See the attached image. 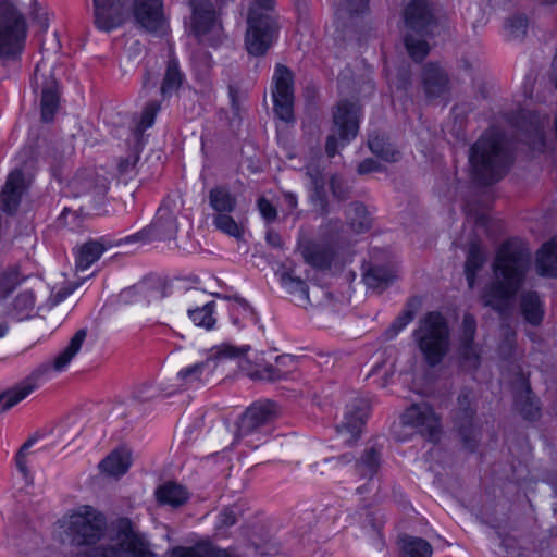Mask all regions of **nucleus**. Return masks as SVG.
Returning <instances> with one entry per match:
<instances>
[{
  "label": "nucleus",
  "mask_w": 557,
  "mask_h": 557,
  "mask_svg": "<svg viewBox=\"0 0 557 557\" xmlns=\"http://www.w3.org/2000/svg\"><path fill=\"white\" fill-rule=\"evenodd\" d=\"M404 20L406 49L416 62H420L430 51L426 38L433 35L436 20L426 0H412L405 9Z\"/></svg>",
  "instance_id": "obj_5"
},
{
  "label": "nucleus",
  "mask_w": 557,
  "mask_h": 557,
  "mask_svg": "<svg viewBox=\"0 0 557 557\" xmlns=\"http://www.w3.org/2000/svg\"><path fill=\"white\" fill-rule=\"evenodd\" d=\"M40 65L35 69L33 88H40V113L46 123L53 120L60 103V88L51 72L40 73Z\"/></svg>",
  "instance_id": "obj_14"
},
{
  "label": "nucleus",
  "mask_w": 557,
  "mask_h": 557,
  "mask_svg": "<svg viewBox=\"0 0 557 557\" xmlns=\"http://www.w3.org/2000/svg\"><path fill=\"white\" fill-rule=\"evenodd\" d=\"M154 495L160 505H169L172 507L182 506L188 498L186 490L182 485L171 481L160 485L156 490Z\"/></svg>",
  "instance_id": "obj_36"
},
{
  "label": "nucleus",
  "mask_w": 557,
  "mask_h": 557,
  "mask_svg": "<svg viewBox=\"0 0 557 557\" xmlns=\"http://www.w3.org/2000/svg\"><path fill=\"white\" fill-rule=\"evenodd\" d=\"M469 162L474 178L490 185L506 174L512 158L504 137L492 132L483 134L472 146Z\"/></svg>",
  "instance_id": "obj_3"
},
{
  "label": "nucleus",
  "mask_w": 557,
  "mask_h": 557,
  "mask_svg": "<svg viewBox=\"0 0 557 557\" xmlns=\"http://www.w3.org/2000/svg\"><path fill=\"white\" fill-rule=\"evenodd\" d=\"M403 425L417 429L430 441L437 440L440 434V420L433 409L425 403L413 404L400 417Z\"/></svg>",
  "instance_id": "obj_15"
},
{
  "label": "nucleus",
  "mask_w": 557,
  "mask_h": 557,
  "mask_svg": "<svg viewBox=\"0 0 557 557\" xmlns=\"http://www.w3.org/2000/svg\"><path fill=\"white\" fill-rule=\"evenodd\" d=\"M35 443V438H28L22 446L21 448L18 449L17 454H16V457H15V461H16V467L17 469L20 470V472L23 474V476L25 479H29L30 478V471L27 467V460H26V456H27V450L28 448Z\"/></svg>",
  "instance_id": "obj_54"
},
{
  "label": "nucleus",
  "mask_w": 557,
  "mask_h": 557,
  "mask_svg": "<svg viewBox=\"0 0 557 557\" xmlns=\"http://www.w3.org/2000/svg\"><path fill=\"white\" fill-rule=\"evenodd\" d=\"M258 209H259L261 216L267 222H273L277 216L276 208L264 197L259 198Z\"/></svg>",
  "instance_id": "obj_56"
},
{
  "label": "nucleus",
  "mask_w": 557,
  "mask_h": 557,
  "mask_svg": "<svg viewBox=\"0 0 557 557\" xmlns=\"http://www.w3.org/2000/svg\"><path fill=\"white\" fill-rule=\"evenodd\" d=\"M362 281L368 288L381 293L396 278L395 271L389 267L364 263L362 265Z\"/></svg>",
  "instance_id": "obj_31"
},
{
  "label": "nucleus",
  "mask_w": 557,
  "mask_h": 557,
  "mask_svg": "<svg viewBox=\"0 0 557 557\" xmlns=\"http://www.w3.org/2000/svg\"><path fill=\"white\" fill-rule=\"evenodd\" d=\"M476 321L471 313H465L460 325L457 354L463 369L473 371L480 366L481 349L474 343Z\"/></svg>",
  "instance_id": "obj_13"
},
{
  "label": "nucleus",
  "mask_w": 557,
  "mask_h": 557,
  "mask_svg": "<svg viewBox=\"0 0 557 557\" xmlns=\"http://www.w3.org/2000/svg\"><path fill=\"white\" fill-rule=\"evenodd\" d=\"M530 253L519 246H500L492 264L494 280L482 290L481 302L496 312L506 313L524 284Z\"/></svg>",
  "instance_id": "obj_1"
},
{
  "label": "nucleus",
  "mask_w": 557,
  "mask_h": 557,
  "mask_svg": "<svg viewBox=\"0 0 557 557\" xmlns=\"http://www.w3.org/2000/svg\"><path fill=\"white\" fill-rule=\"evenodd\" d=\"M214 223L219 230L223 233L233 236L237 240H244L242 237L240 226L234 221V219L227 214H219L214 219Z\"/></svg>",
  "instance_id": "obj_49"
},
{
  "label": "nucleus",
  "mask_w": 557,
  "mask_h": 557,
  "mask_svg": "<svg viewBox=\"0 0 557 557\" xmlns=\"http://www.w3.org/2000/svg\"><path fill=\"white\" fill-rule=\"evenodd\" d=\"M205 296L203 290L194 288L187 292L185 302L188 307L187 313L191 322L198 327L211 330L215 325V318L213 317L214 302L210 301L201 307L191 308L193 304L201 302Z\"/></svg>",
  "instance_id": "obj_25"
},
{
  "label": "nucleus",
  "mask_w": 557,
  "mask_h": 557,
  "mask_svg": "<svg viewBox=\"0 0 557 557\" xmlns=\"http://www.w3.org/2000/svg\"><path fill=\"white\" fill-rule=\"evenodd\" d=\"M61 143L60 141H54V143H51V145L48 147L47 151H46V154L49 159H51L52 161L54 162H59L61 161V159L63 157H65L66 154H71L72 153V147L69 146L67 149H60L61 148Z\"/></svg>",
  "instance_id": "obj_58"
},
{
  "label": "nucleus",
  "mask_w": 557,
  "mask_h": 557,
  "mask_svg": "<svg viewBox=\"0 0 557 557\" xmlns=\"http://www.w3.org/2000/svg\"><path fill=\"white\" fill-rule=\"evenodd\" d=\"M545 143L544 136V124L539 123L534 129V139L532 141V146L534 148H542Z\"/></svg>",
  "instance_id": "obj_62"
},
{
  "label": "nucleus",
  "mask_w": 557,
  "mask_h": 557,
  "mask_svg": "<svg viewBox=\"0 0 557 557\" xmlns=\"http://www.w3.org/2000/svg\"><path fill=\"white\" fill-rule=\"evenodd\" d=\"M293 363L294 359L289 356H278L275 359L274 364L264 366V373L267 374L265 382L275 383L287 377L288 371L283 370L281 367H285L287 363Z\"/></svg>",
  "instance_id": "obj_48"
},
{
  "label": "nucleus",
  "mask_w": 557,
  "mask_h": 557,
  "mask_svg": "<svg viewBox=\"0 0 557 557\" xmlns=\"http://www.w3.org/2000/svg\"><path fill=\"white\" fill-rule=\"evenodd\" d=\"M134 16L148 32H158L164 23L163 0H135Z\"/></svg>",
  "instance_id": "obj_23"
},
{
  "label": "nucleus",
  "mask_w": 557,
  "mask_h": 557,
  "mask_svg": "<svg viewBox=\"0 0 557 557\" xmlns=\"http://www.w3.org/2000/svg\"><path fill=\"white\" fill-rule=\"evenodd\" d=\"M138 159L137 154H129L125 159H122L119 163V172L121 174H128L135 168Z\"/></svg>",
  "instance_id": "obj_60"
},
{
  "label": "nucleus",
  "mask_w": 557,
  "mask_h": 557,
  "mask_svg": "<svg viewBox=\"0 0 557 557\" xmlns=\"http://www.w3.org/2000/svg\"><path fill=\"white\" fill-rule=\"evenodd\" d=\"M306 175L310 180V200L319 207L322 214H327V198L325 191V180L319 165L308 164L306 166Z\"/></svg>",
  "instance_id": "obj_32"
},
{
  "label": "nucleus",
  "mask_w": 557,
  "mask_h": 557,
  "mask_svg": "<svg viewBox=\"0 0 557 557\" xmlns=\"http://www.w3.org/2000/svg\"><path fill=\"white\" fill-rule=\"evenodd\" d=\"M529 22L522 13H515L506 18L504 29L508 39H522L527 35Z\"/></svg>",
  "instance_id": "obj_44"
},
{
  "label": "nucleus",
  "mask_w": 557,
  "mask_h": 557,
  "mask_svg": "<svg viewBox=\"0 0 557 557\" xmlns=\"http://www.w3.org/2000/svg\"><path fill=\"white\" fill-rule=\"evenodd\" d=\"M25 275L16 265L8 267L0 272V300L8 297L23 281Z\"/></svg>",
  "instance_id": "obj_43"
},
{
  "label": "nucleus",
  "mask_w": 557,
  "mask_h": 557,
  "mask_svg": "<svg viewBox=\"0 0 557 557\" xmlns=\"http://www.w3.org/2000/svg\"><path fill=\"white\" fill-rule=\"evenodd\" d=\"M325 152L327 157L333 158L337 152V139L335 134L329 135L325 144Z\"/></svg>",
  "instance_id": "obj_63"
},
{
  "label": "nucleus",
  "mask_w": 557,
  "mask_h": 557,
  "mask_svg": "<svg viewBox=\"0 0 557 557\" xmlns=\"http://www.w3.org/2000/svg\"><path fill=\"white\" fill-rule=\"evenodd\" d=\"M342 227H343V223L339 219L329 220L324 225V233L327 235H333V234L339 232V230H342Z\"/></svg>",
  "instance_id": "obj_64"
},
{
  "label": "nucleus",
  "mask_w": 557,
  "mask_h": 557,
  "mask_svg": "<svg viewBox=\"0 0 557 557\" xmlns=\"http://www.w3.org/2000/svg\"><path fill=\"white\" fill-rule=\"evenodd\" d=\"M413 310L406 309L400 315L396 318L392 325L386 330L385 336L388 339L394 338L406 325H408L413 320Z\"/></svg>",
  "instance_id": "obj_52"
},
{
  "label": "nucleus",
  "mask_w": 557,
  "mask_h": 557,
  "mask_svg": "<svg viewBox=\"0 0 557 557\" xmlns=\"http://www.w3.org/2000/svg\"><path fill=\"white\" fill-rule=\"evenodd\" d=\"M81 283H69L66 286L59 289L57 293L52 294L49 298V305L51 307L59 305L69 295H71Z\"/></svg>",
  "instance_id": "obj_57"
},
{
  "label": "nucleus",
  "mask_w": 557,
  "mask_h": 557,
  "mask_svg": "<svg viewBox=\"0 0 557 557\" xmlns=\"http://www.w3.org/2000/svg\"><path fill=\"white\" fill-rule=\"evenodd\" d=\"M184 75L178 67L175 59L168 61L166 71L161 84V95L163 98L171 97L183 84Z\"/></svg>",
  "instance_id": "obj_40"
},
{
  "label": "nucleus",
  "mask_w": 557,
  "mask_h": 557,
  "mask_svg": "<svg viewBox=\"0 0 557 557\" xmlns=\"http://www.w3.org/2000/svg\"><path fill=\"white\" fill-rule=\"evenodd\" d=\"M348 225L356 233H362L370 228L371 219L366 206L359 201L349 203L346 210Z\"/></svg>",
  "instance_id": "obj_38"
},
{
  "label": "nucleus",
  "mask_w": 557,
  "mask_h": 557,
  "mask_svg": "<svg viewBox=\"0 0 557 557\" xmlns=\"http://www.w3.org/2000/svg\"><path fill=\"white\" fill-rule=\"evenodd\" d=\"M472 393L463 389L457 399L456 423L463 438L465 445L473 450L475 448V438L472 436L471 425L474 416V409L471 407Z\"/></svg>",
  "instance_id": "obj_26"
},
{
  "label": "nucleus",
  "mask_w": 557,
  "mask_h": 557,
  "mask_svg": "<svg viewBox=\"0 0 557 557\" xmlns=\"http://www.w3.org/2000/svg\"><path fill=\"white\" fill-rule=\"evenodd\" d=\"M237 522L236 513L231 508L223 509L219 515L218 528H228Z\"/></svg>",
  "instance_id": "obj_59"
},
{
  "label": "nucleus",
  "mask_w": 557,
  "mask_h": 557,
  "mask_svg": "<svg viewBox=\"0 0 557 557\" xmlns=\"http://www.w3.org/2000/svg\"><path fill=\"white\" fill-rule=\"evenodd\" d=\"M335 15L346 24L354 16L364 14L369 9V0H336Z\"/></svg>",
  "instance_id": "obj_42"
},
{
  "label": "nucleus",
  "mask_w": 557,
  "mask_h": 557,
  "mask_svg": "<svg viewBox=\"0 0 557 557\" xmlns=\"http://www.w3.org/2000/svg\"><path fill=\"white\" fill-rule=\"evenodd\" d=\"M330 188L334 198L344 201L350 197L351 187L338 175L330 178Z\"/></svg>",
  "instance_id": "obj_51"
},
{
  "label": "nucleus",
  "mask_w": 557,
  "mask_h": 557,
  "mask_svg": "<svg viewBox=\"0 0 557 557\" xmlns=\"http://www.w3.org/2000/svg\"><path fill=\"white\" fill-rule=\"evenodd\" d=\"M272 90L274 112L284 122L294 121V87L293 73L282 64H277L273 75Z\"/></svg>",
  "instance_id": "obj_11"
},
{
  "label": "nucleus",
  "mask_w": 557,
  "mask_h": 557,
  "mask_svg": "<svg viewBox=\"0 0 557 557\" xmlns=\"http://www.w3.org/2000/svg\"><path fill=\"white\" fill-rule=\"evenodd\" d=\"M87 336L86 329H79L74 333V335L70 338L66 347L61 350L52 360L51 364H44L39 369H37L30 376L26 377L18 385L14 386L11 389H8L2 395H0V404L2 405V411H5L23 399H25L32 392L37 388V380L41 374H45L50 369L55 372L63 371L74 359V357L79 352L85 339Z\"/></svg>",
  "instance_id": "obj_6"
},
{
  "label": "nucleus",
  "mask_w": 557,
  "mask_h": 557,
  "mask_svg": "<svg viewBox=\"0 0 557 557\" xmlns=\"http://www.w3.org/2000/svg\"><path fill=\"white\" fill-rule=\"evenodd\" d=\"M275 409L276 405L270 400L253 404L246 410L240 420L239 433L246 435L265 424L275 414Z\"/></svg>",
  "instance_id": "obj_28"
},
{
  "label": "nucleus",
  "mask_w": 557,
  "mask_h": 557,
  "mask_svg": "<svg viewBox=\"0 0 557 557\" xmlns=\"http://www.w3.org/2000/svg\"><path fill=\"white\" fill-rule=\"evenodd\" d=\"M72 547L71 557H109L107 547L97 546L104 536L107 521L96 508L84 505L69 511L59 520Z\"/></svg>",
  "instance_id": "obj_2"
},
{
  "label": "nucleus",
  "mask_w": 557,
  "mask_h": 557,
  "mask_svg": "<svg viewBox=\"0 0 557 557\" xmlns=\"http://www.w3.org/2000/svg\"><path fill=\"white\" fill-rule=\"evenodd\" d=\"M159 110H160V104L158 103V101L153 100V101L148 102L146 104V107L144 108L139 127L141 129H146V128L150 127L153 124L154 117H156L157 113L159 112Z\"/></svg>",
  "instance_id": "obj_55"
},
{
  "label": "nucleus",
  "mask_w": 557,
  "mask_h": 557,
  "mask_svg": "<svg viewBox=\"0 0 557 557\" xmlns=\"http://www.w3.org/2000/svg\"><path fill=\"white\" fill-rule=\"evenodd\" d=\"M401 557H432L433 547L424 539L404 535L399 539Z\"/></svg>",
  "instance_id": "obj_37"
},
{
  "label": "nucleus",
  "mask_w": 557,
  "mask_h": 557,
  "mask_svg": "<svg viewBox=\"0 0 557 557\" xmlns=\"http://www.w3.org/2000/svg\"><path fill=\"white\" fill-rule=\"evenodd\" d=\"M369 411L370 403L364 398H355L347 406L344 421L337 426V433L345 443H354L359 438Z\"/></svg>",
  "instance_id": "obj_17"
},
{
  "label": "nucleus",
  "mask_w": 557,
  "mask_h": 557,
  "mask_svg": "<svg viewBox=\"0 0 557 557\" xmlns=\"http://www.w3.org/2000/svg\"><path fill=\"white\" fill-rule=\"evenodd\" d=\"M131 465V451L120 447L113 449L98 463V470L99 474L106 479L119 480L128 471Z\"/></svg>",
  "instance_id": "obj_27"
},
{
  "label": "nucleus",
  "mask_w": 557,
  "mask_h": 557,
  "mask_svg": "<svg viewBox=\"0 0 557 557\" xmlns=\"http://www.w3.org/2000/svg\"><path fill=\"white\" fill-rule=\"evenodd\" d=\"M520 310L523 319L539 326L544 318V307L536 292L528 290L520 296Z\"/></svg>",
  "instance_id": "obj_34"
},
{
  "label": "nucleus",
  "mask_w": 557,
  "mask_h": 557,
  "mask_svg": "<svg viewBox=\"0 0 557 557\" xmlns=\"http://www.w3.org/2000/svg\"><path fill=\"white\" fill-rule=\"evenodd\" d=\"M96 26L110 32L124 22L123 5L120 0H92Z\"/></svg>",
  "instance_id": "obj_20"
},
{
  "label": "nucleus",
  "mask_w": 557,
  "mask_h": 557,
  "mask_svg": "<svg viewBox=\"0 0 557 557\" xmlns=\"http://www.w3.org/2000/svg\"><path fill=\"white\" fill-rule=\"evenodd\" d=\"M280 286L296 304L301 307L310 305L309 286L306 281L297 274L296 264L293 260H286L276 270Z\"/></svg>",
  "instance_id": "obj_16"
},
{
  "label": "nucleus",
  "mask_w": 557,
  "mask_h": 557,
  "mask_svg": "<svg viewBox=\"0 0 557 557\" xmlns=\"http://www.w3.org/2000/svg\"><path fill=\"white\" fill-rule=\"evenodd\" d=\"M168 554L169 557H237L234 549H222L209 540L199 541L193 546H175Z\"/></svg>",
  "instance_id": "obj_30"
},
{
  "label": "nucleus",
  "mask_w": 557,
  "mask_h": 557,
  "mask_svg": "<svg viewBox=\"0 0 557 557\" xmlns=\"http://www.w3.org/2000/svg\"><path fill=\"white\" fill-rule=\"evenodd\" d=\"M516 406L525 419L534 420L539 416L537 403L529 395L519 396L516 399Z\"/></svg>",
  "instance_id": "obj_50"
},
{
  "label": "nucleus",
  "mask_w": 557,
  "mask_h": 557,
  "mask_svg": "<svg viewBox=\"0 0 557 557\" xmlns=\"http://www.w3.org/2000/svg\"><path fill=\"white\" fill-rule=\"evenodd\" d=\"M27 183L24 173L20 169L13 170L2 188L0 194V208L2 211L11 214L15 212L20 206L21 198L26 190Z\"/></svg>",
  "instance_id": "obj_24"
},
{
  "label": "nucleus",
  "mask_w": 557,
  "mask_h": 557,
  "mask_svg": "<svg viewBox=\"0 0 557 557\" xmlns=\"http://www.w3.org/2000/svg\"><path fill=\"white\" fill-rule=\"evenodd\" d=\"M278 26L273 16L251 9L247 18L245 48L250 55L261 57L267 53L277 35Z\"/></svg>",
  "instance_id": "obj_8"
},
{
  "label": "nucleus",
  "mask_w": 557,
  "mask_h": 557,
  "mask_svg": "<svg viewBox=\"0 0 557 557\" xmlns=\"http://www.w3.org/2000/svg\"><path fill=\"white\" fill-rule=\"evenodd\" d=\"M423 361L434 368L443 362L450 349L447 320L436 311L424 314L412 333Z\"/></svg>",
  "instance_id": "obj_4"
},
{
  "label": "nucleus",
  "mask_w": 557,
  "mask_h": 557,
  "mask_svg": "<svg viewBox=\"0 0 557 557\" xmlns=\"http://www.w3.org/2000/svg\"><path fill=\"white\" fill-rule=\"evenodd\" d=\"M26 22L11 3H0V58L14 57L23 50Z\"/></svg>",
  "instance_id": "obj_7"
},
{
  "label": "nucleus",
  "mask_w": 557,
  "mask_h": 557,
  "mask_svg": "<svg viewBox=\"0 0 557 557\" xmlns=\"http://www.w3.org/2000/svg\"><path fill=\"white\" fill-rule=\"evenodd\" d=\"M107 549L109 557H156L150 544L134 531L128 519L119 520L116 543Z\"/></svg>",
  "instance_id": "obj_10"
},
{
  "label": "nucleus",
  "mask_w": 557,
  "mask_h": 557,
  "mask_svg": "<svg viewBox=\"0 0 557 557\" xmlns=\"http://www.w3.org/2000/svg\"><path fill=\"white\" fill-rule=\"evenodd\" d=\"M368 144L370 150L385 161L396 162L400 158L399 151H397L391 144L386 143L384 137L371 135Z\"/></svg>",
  "instance_id": "obj_45"
},
{
  "label": "nucleus",
  "mask_w": 557,
  "mask_h": 557,
  "mask_svg": "<svg viewBox=\"0 0 557 557\" xmlns=\"http://www.w3.org/2000/svg\"><path fill=\"white\" fill-rule=\"evenodd\" d=\"M465 211L467 221L473 224V235L467 238L466 244L474 245L485 239H493L496 222L492 221L485 212L474 209L471 203L466 205Z\"/></svg>",
  "instance_id": "obj_29"
},
{
  "label": "nucleus",
  "mask_w": 557,
  "mask_h": 557,
  "mask_svg": "<svg viewBox=\"0 0 557 557\" xmlns=\"http://www.w3.org/2000/svg\"><path fill=\"white\" fill-rule=\"evenodd\" d=\"M7 315L16 321L34 318L36 315V297L34 292L24 290L18 293L10 304Z\"/></svg>",
  "instance_id": "obj_33"
},
{
  "label": "nucleus",
  "mask_w": 557,
  "mask_h": 557,
  "mask_svg": "<svg viewBox=\"0 0 557 557\" xmlns=\"http://www.w3.org/2000/svg\"><path fill=\"white\" fill-rule=\"evenodd\" d=\"M104 251V246H79L76 251V269L85 270L97 261Z\"/></svg>",
  "instance_id": "obj_47"
},
{
  "label": "nucleus",
  "mask_w": 557,
  "mask_h": 557,
  "mask_svg": "<svg viewBox=\"0 0 557 557\" xmlns=\"http://www.w3.org/2000/svg\"><path fill=\"white\" fill-rule=\"evenodd\" d=\"M381 466V451L377 447L371 446L364 449L356 462V472L367 481H370L379 471Z\"/></svg>",
  "instance_id": "obj_35"
},
{
  "label": "nucleus",
  "mask_w": 557,
  "mask_h": 557,
  "mask_svg": "<svg viewBox=\"0 0 557 557\" xmlns=\"http://www.w3.org/2000/svg\"><path fill=\"white\" fill-rule=\"evenodd\" d=\"M210 205L219 212H231L235 208V198L224 188L216 187L210 191Z\"/></svg>",
  "instance_id": "obj_46"
},
{
  "label": "nucleus",
  "mask_w": 557,
  "mask_h": 557,
  "mask_svg": "<svg viewBox=\"0 0 557 557\" xmlns=\"http://www.w3.org/2000/svg\"><path fill=\"white\" fill-rule=\"evenodd\" d=\"M175 234V220L169 216L163 221V218L161 216L151 225L125 237L124 242L125 244H132L136 242H172L176 239Z\"/></svg>",
  "instance_id": "obj_21"
},
{
  "label": "nucleus",
  "mask_w": 557,
  "mask_h": 557,
  "mask_svg": "<svg viewBox=\"0 0 557 557\" xmlns=\"http://www.w3.org/2000/svg\"><path fill=\"white\" fill-rule=\"evenodd\" d=\"M295 255L318 271L331 270L333 265L342 264L333 246H297Z\"/></svg>",
  "instance_id": "obj_19"
},
{
  "label": "nucleus",
  "mask_w": 557,
  "mask_h": 557,
  "mask_svg": "<svg viewBox=\"0 0 557 557\" xmlns=\"http://www.w3.org/2000/svg\"><path fill=\"white\" fill-rule=\"evenodd\" d=\"M381 170V165L373 159L363 160L357 168V172L360 175H364L371 172H376Z\"/></svg>",
  "instance_id": "obj_61"
},
{
  "label": "nucleus",
  "mask_w": 557,
  "mask_h": 557,
  "mask_svg": "<svg viewBox=\"0 0 557 557\" xmlns=\"http://www.w3.org/2000/svg\"><path fill=\"white\" fill-rule=\"evenodd\" d=\"M249 349V345L237 347L231 344H221L214 348V354L208 357L205 361L181 370L177 376L184 382L202 381L203 375H210L213 373L216 367L215 360L239 359L246 356Z\"/></svg>",
  "instance_id": "obj_12"
},
{
  "label": "nucleus",
  "mask_w": 557,
  "mask_h": 557,
  "mask_svg": "<svg viewBox=\"0 0 557 557\" xmlns=\"http://www.w3.org/2000/svg\"><path fill=\"white\" fill-rule=\"evenodd\" d=\"M333 122L341 139L349 141L359 129L358 108L355 103L341 101L333 113Z\"/></svg>",
  "instance_id": "obj_22"
},
{
  "label": "nucleus",
  "mask_w": 557,
  "mask_h": 557,
  "mask_svg": "<svg viewBox=\"0 0 557 557\" xmlns=\"http://www.w3.org/2000/svg\"><path fill=\"white\" fill-rule=\"evenodd\" d=\"M191 32L201 44L215 46L222 38V25L210 0H189Z\"/></svg>",
  "instance_id": "obj_9"
},
{
  "label": "nucleus",
  "mask_w": 557,
  "mask_h": 557,
  "mask_svg": "<svg viewBox=\"0 0 557 557\" xmlns=\"http://www.w3.org/2000/svg\"><path fill=\"white\" fill-rule=\"evenodd\" d=\"M536 271L543 276L557 277V246H542L537 250Z\"/></svg>",
  "instance_id": "obj_39"
},
{
  "label": "nucleus",
  "mask_w": 557,
  "mask_h": 557,
  "mask_svg": "<svg viewBox=\"0 0 557 557\" xmlns=\"http://www.w3.org/2000/svg\"><path fill=\"white\" fill-rule=\"evenodd\" d=\"M486 262V255L481 246H471L465 264V273L469 288L475 285L476 273Z\"/></svg>",
  "instance_id": "obj_41"
},
{
  "label": "nucleus",
  "mask_w": 557,
  "mask_h": 557,
  "mask_svg": "<svg viewBox=\"0 0 557 557\" xmlns=\"http://www.w3.org/2000/svg\"><path fill=\"white\" fill-rule=\"evenodd\" d=\"M502 336L503 341L499 345V352L504 358H509L512 356L516 345V331H513L509 325H506L503 327Z\"/></svg>",
  "instance_id": "obj_53"
},
{
  "label": "nucleus",
  "mask_w": 557,
  "mask_h": 557,
  "mask_svg": "<svg viewBox=\"0 0 557 557\" xmlns=\"http://www.w3.org/2000/svg\"><path fill=\"white\" fill-rule=\"evenodd\" d=\"M421 85L429 101L446 100L450 92L447 72L437 63H426L421 72Z\"/></svg>",
  "instance_id": "obj_18"
}]
</instances>
